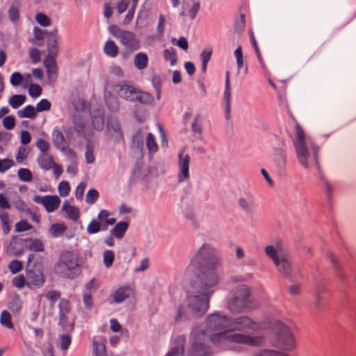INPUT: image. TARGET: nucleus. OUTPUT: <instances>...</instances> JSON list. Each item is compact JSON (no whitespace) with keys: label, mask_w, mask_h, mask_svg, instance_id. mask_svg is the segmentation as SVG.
I'll list each match as a JSON object with an SVG mask.
<instances>
[{"label":"nucleus","mask_w":356,"mask_h":356,"mask_svg":"<svg viewBox=\"0 0 356 356\" xmlns=\"http://www.w3.org/2000/svg\"><path fill=\"white\" fill-rule=\"evenodd\" d=\"M249 289L246 285L236 286L230 294L227 306L232 312H241L250 308L249 305Z\"/></svg>","instance_id":"obj_8"},{"label":"nucleus","mask_w":356,"mask_h":356,"mask_svg":"<svg viewBox=\"0 0 356 356\" xmlns=\"http://www.w3.org/2000/svg\"><path fill=\"white\" fill-rule=\"evenodd\" d=\"M146 146L150 154L155 153L158 150L155 137L152 133H149L146 137Z\"/></svg>","instance_id":"obj_40"},{"label":"nucleus","mask_w":356,"mask_h":356,"mask_svg":"<svg viewBox=\"0 0 356 356\" xmlns=\"http://www.w3.org/2000/svg\"><path fill=\"white\" fill-rule=\"evenodd\" d=\"M105 101L108 108L112 112H117L120 108V102L118 99L108 93L105 95Z\"/></svg>","instance_id":"obj_33"},{"label":"nucleus","mask_w":356,"mask_h":356,"mask_svg":"<svg viewBox=\"0 0 356 356\" xmlns=\"http://www.w3.org/2000/svg\"><path fill=\"white\" fill-rule=\"evenodd\" d=\"M62 211H64L68 218L76 222L79 218V209L75 206L70 205L67 200H65L62 206Z\"/></svg>","instance_id":"obj_25"},{"label":"nucleus","mask_w":356,"mask_h":356,"mask_svg":"<svg viewBox=\"0 0 356 356\" xmlns=\"http://www.w3.org/2000/svg\"><path fill=\"white\" fill-rule=\"evenodd\" d=\"M133 294L134 291L131 287L128 285L120 286L111 294V297L113 298L112 302L121 303L131 297Z\"/></svg>","instance_id":"obj_18"},{"label":"nucleus","mask_w":356,"mask_h":356,"mask_svg":"<svg viewBox=\"0 0 356 356\" xmlns=\"http://www.w3.org/2000/svg\"><path fill=\"white\" fill-rule=\"evenodd\" d=\"M178 340L179 343L175 348H172L165 356H184V343L185 338L181 336L179 337Z\"/></svg>","instance_id":"obj_37"},{"label":"nucleus","mask_w":356,"mask_h":356,"mask_svg":"<svg viewBox=\"0 0 356 356\" xmlns=\"http://www.w3.org/2000/svg\"><path fill=\"white\" fill-rule=\"evenodd\" d=\"M133 0H121L116 6L118 14H122L128 8L129 6L132 5Z\"/></svg>","instance_id":"obj_60"},{"label":"nucleus","mask_w":356,"mask_h":356,"mask_svg":"<svg viewBox=\"0 0 356 356\" xmlns=\"http://www.w3.org/2000/svg\"><path fill=\"white\" fill-rule=\"evenodd\" d=\"M36 22L42 26H49L51 24V19L43 13H38L35 16Z\"/></svg>","instance_id":"obj_55"},{"label":"nucleus","mask_w":356,"mask_h":356,"mask_svg":"<svg viewBox=\"0 0 356 356\" xmlns=\"http://www.w3.org/2000/svg\"><path fill=\"white\" fill-rule=\"evenodd\" d=\"M52 143L54 146L60 149L69 144L63 132L58 128H54L52 134Z\"/></svg>","instance_id":"obj_23"},{"label":"nucleus","mask_w":356,"mask_h":356,"mask_svg":"<svg viewBox=\"0 0 356 356\" xmlns=\"http://www.w3.org/2000/svg\"><path fill=\"white\" fill-rule=\"evenodd\" d=\"M26 248L31 251L42 252L44 251V245L42 242L38 238H26L24 239Z\"/></svg>","instance_id":"obj_29"},{"label":"nucleus","mask_w":356,"mask_h":356,"mask_svg":"<svg viewBox=\"0 0 356 356\" xmlns=\"http://www.w3.org/2000/svg\"><path fill=\"white\" fill-rule=\"evenodd\" d=\"M264 252L273 261L277 273L289 278L293 271L292 261L282 240H277L273 244L266 246Z\"/></svg>","instance_id":"obj_5"},{"label":"nucleus","mask_w":356,"mask_h":356,"mask_svg":"<svg viewBox=\"0 0 356 356\" xmlns=\"http://www.w3.org/2000/svg\"><path fill=\"white\" fill-rule=\"evenodd\" d=\"M51 108V103L46 99H41L37 104L35 110L38 112L49 111Z\"/></svg>","instance_id":"obj_56"},{"label":"nucleus","mask_w":356,"mask_h":356,"mask_svg":"<svg viewBox=\"0 0 356 356\" xmlns=\"http://www.w3.org/2000/svg\"><path fill=\"white\" fill-rule=\"evenodd\" d=\"M211 49H205L200 54L202 61V71L205 73L207 71V64L211 59L212 55Z\"/></svg>","instance_id":"obj_43"},{"label":"nucleus","mask_w":356,"mask_h":356,"mask_svg":"<svg viewBox=\"0 0 356 356\" xmlns=\"http://www.w3.org/2000/svg\"><path fill=\"white\" fill-rule=\"evenodd\" d=\"M44 65L47 70L48 79L54 80L57 76V67L55 58L51 56H47L44 60Z\"/></svg>","instance_id":"obj_22"},{"label":"nucleus","mask_w":356,"mask_h":356,"mask_svg":"<svg viewBox=\"0 0 356 356\" xmlns=\"http://www.w3.org/2000/svg\"><path fill=\"white\" fill-rule=\"evenodd\" d=\"M24 247V239L15 236L10 242L7 251L10 256L19 257L23 254Z\"/></svg>","instance_id":"obj_19"},{"label":"nucleus","mask_w":356,"mask_h":356,"mask_svg":"<svg viewBox=\"0 0 356 356\" xmlns=\"http://www.w3.org/2000/svg\"><path fill=\"white\" fill-rule=\"evenodd\" d=\"M26 286L31 289L41 288L44 283L42 269L26 268Z\"/></svg>","instance_id":"obj_14"},{"label":"nucleus","mask_w":356,"mask_h":356,"mask_svg":"<svg viewBox=\"0 0 356 356\" xmlns=\"http://www.w3.org/2000/svg\"><path fill=\"white\" fill-rule=\"evenodd\" d=\"M115 91L121 98L129 102H138L144 104H151L154 101V97L149 93L136 88L127 81L116 85Z\"/></svg>","instance_id":"obj_6"},{"label":"nucleus","mask_w":356,"mask_h":356,"mask_svg":"<svg viewBox=\"0 0 356 356\" xmlns=\"http://www.w3.org/2000/svg\"><path fill=\"white\" fill-rule=\"evenodd\" d=\"M148 60V56L145 53L139 52L135 55L134 63L138 70H142L147 67Z\"/></svg>","instance_id":"obj_31"},{"label":"nucleus","mask_w":356,"mask_h":356,"mask_svg":"<svg viewBox=\"0 0 356 356\" xmlns=\"http://www.w3.org/2000/svg\"><path fill=\"white\" fill-rule=\"evenodd\" d=\"M119 48L113 40H107L104 46V53L111 58H115L118 54Z\"/></svg>","instance_id":"obj_32"},{"label":"nucleus","mask_w":356,"mask_h":356,"mask_svg":"<svg viewBox=\"0 0 356 356\" xmlns=\"http://www.w3.org/2000/svg\"><path fill=\"white\" fill-rule=\"evenodd\" d=\"M192 266L199 270L195 280H202L212 275L216 277V284L219 283V275L216 270L222 264L220 252L213 245L204 243L199 248L191 259Z\"/></svg>","instance_id":"obj_3"},{"label":"nucleus","mask_w":356,"mask_h":356,"mask_svg":"<svg viewBox=\"0 0 356 356\" xmlns=\"http://www.w3.org/2000/svg\"><path fill=\"white\" fill-rule=\"evenodd\" d=\"M108 31L127 49L134 51L140 49V40L133 31L124 30L116 25L110 26Z\"/></svg>","instance_id":"obj_9"},{"label":"nucleus","mask_w":356,"mask_h":356,"mask_svg":"<svg viewBox=\"0 0 356 356\" xmlns=\"http://www.w3.org/2000/svg\"><path fill=\"white\" fill-rule=\"evenodd\" d=\"M204 337L205 334L203 331L197 335H194V341L188 356H210V350L204 343Z\"/></svg>","instance_id":"obj_13"},{"label":"nucleus","mask_w":356,"mask_h":356,"mask_svg":"<svg viewBox=\"0 0 356 356\" xmlns=\"http://www.w3.org/2000/svg\"><path fill=\"white\" fill-rule=\"evenodd\" d=\"M8 17L10 20L15 24L19 18V10L15 6H11L8 10Z\"/></svg>","instance_id":"obj_64"},{"label":"nucleus","mask_w":356,"mask_h":356,"mask_svg":"<svg viewBox=\"0 0 356 356\" xmlns=\"http://www.w3.org/2000/svg\"><path fill=\"white\" fill-rule=\"evenodd\" d=\"M252 356H288L287 354L273 350H261Z\"/></svg>","instance_id":"obj_50"},{"label":"nucleus","mask_w":356,"mask_h":356,"mask_svg":"<svg viewBox=\"0 0 356 356\" xmlns=\"http://www.w3.org/2000/svg\"><path fill=\"white\" fill-rule=\"evenodd\" d=\"M37 161L40 168L44 170H50L54 163L52 156L48 153L40 154Z\"/></svg>","instance_id":"obj_27"},{"label":"nucleus","mask_w":356,"mask_h":356,"mask_svg":"<svg viewBox=\"0 0 356 356\" xmlns=\"http://www.w3.org/2000/svg\"><path fill=\"white\" fill-rule=\"evenodd\" d=\"M17 176L22 181L29 182L33 179L32 172L28 168L19 169Z\"/></svg>","instance_id":"obj_44"},{"label":"nucleus","mask_w":356,"mask_h":356,"mask_svg":"<svg viewBox=\"0 0 356 356\" xmlns=\"http://www.w3.org/2000/svg\"><path fill=\"white\" fill-rule=\"evenodd\" d=\"M71 337L69 334H64L60 337V347L62 350H66L71 344Z\"/></svg>","instance_id":"obj_57"},{"label":"nucleus","mask_w":356,"mask_h":356,"mask_svg":"<svg viewBox=\"0 0 356 356\" xmlns=\"http://www.w3.org/2000/svg\"><path fill=\"white\" fill-rule=\"evenodd\" d=\"M230 318L225 315H220L216 312L210 314L207 319V326L209 329L220 332L228 330L230 327Z\"/></svg>","instance_id":"obj_11"},{"label":"nucleus","mask_w":356,"mask_h":356,"mask_svg":"<svg viewBox=\"0 0 356 356\" xmlns=\"http://www.w3.org/2000/svg\"><path fill=\"white\" fill-rule=\"evenodd\" d=\"M93 347L95 349L96 356H106V346L104 343L94 341Z\"/></svg>","instance_id":"obj_59"},{"label":"nucleus","mask_w":356,"mask_h":356,"mask_svg":"<svg viewBox=\"0 0 356 356\" xmlns=\"http://www.w3.org/2000/svg\"><path fill=\"white\" fill-rule=\"evenodd\" d=\"M66 230V227L64 224L55 223L53 224L49 228V233L54 237H58L61 236Z\"/></svg>","instance_id":"obj_42"},{"label":"nucleus","mask_w":356,"mask_h":356,"mask_svg":"<svg viewBox=\"0 0 356 356\" xmlns=\"http://www.w3.org/2000/svg\"><path fill=\"white\" fill-rule=\"evenodd\" d=\"M22 307V301L19 295L15 294L8 305V308L13 314H19Z\"/></svg>","instance_id":"obj_35"},{"label":"nucleus","mask_w":356,"mask_h":356,"mask_svg":"<svg viewBox=\"0 0 356 356\" xmlns=\"http://www.w3.org/2000/svg\"><path fill=\"white\" fill-rule=\"evenodd\" d=\"M13 204L15 207L21 211L26 212L29 208L26 207L25 202L19 195H16V200L14 201Z\"/></svg>","instance_id":"obj_58"},{"label":"nucleus","mask_w":356,"mask_h":356,"mask_svg":"<svg viewBox=\"0 0 356 356\" xmlns=\"http://www.w3.org/2000/svg\"><path fill=\"white\" fill-rule=\"evenodd\" d=\"M275 337L273 343L276 347L284 350H291L295 348V340L289 327L281 322H277L274 327Z\"/></svg>","instance_id":"obj_10"},{"label":"nucleus","mask_w":356,"mask_h":356,"mask_svg":"<svg viewBox=\"0 0 356 356\" xmlns=\"http://www.w3.org/2000/svg\"><path fill=\"white\" fill-rule=\"evenodd\" d=\"M8 268L13 274H15L23 269V264L19 260H13L9 263Z\"/></svg>","instance_id":"obj_52"},{"label":"nucleus","mask_w":356,"mask_h":356,"mask_svg":"<svg viewBox=\"0 0 356 356\" xmlns=\"http://www.w3.org/2000/svg\"><path fill=\"white\" fill-rule=\"evenodd\" d=\"M274 160L278 167L281 168L285 167L286 163V148L285 146L275 149Z\"/></svg>","instance_id":"obj_24"},{"label":"nucleus","mask_w":356,"mask_h":356,"mask_svg":"<svg viewBox=\"0 0 356 356\" xmlns=\"http://www.w3.org/2000/svg\"><path fill=\"white\" fill-rule=\"evenodd\" d=\"M238 204L240 208L248 213H253L257 206L254 195L249 192L238 198Z\"/></svg>","instance_id":"obj_17"},{"label":"nucleus","mask_w":356,"mask_h":356,"mask_svg":"<svg viewBox=\"0 0 356 356\" xmlns=\"http://www.w3.org/2000/svg\"><path fill=\"white\" fill-rule=\"evenodd\" d=\"M33 201L35 203L42 204L46 211L49 213L56 210L60 204V199L57 195H47L42 197L35 195L33 197Z\"/></svg>","instance_id":"obj_15"},{"label":"nucleus","mask_w":356,"mask_h":356,"mask_svg":"<svg viewBox=\"0 0 356 356\" xmlns=\"http://www.w3.org/2000/svg\"><path fill=\"white\" fill-rule=\"evenodd\" d=\"M23 81V76L19 72H14L11 74L10 82L13 86H17L22 83Z\"/></svg>","instance_id":"obj_63"},{"label":"nucleus","mask_w":356,"mask_h":356,"mask_svg":"<svg viewBox=\"0 0 356 356\" xmlns=\"http://www.w3.org/2000/svg\"><path fill=\"white\" fill-rule=\"evenodd\" d=\"M0 323L2 326L9 329H12L13 327V323L11 321V316L8 311L3 310L1 312L0 316Z\"/></svg>","instance_id":"obj_41"},{"label":"nucleus","mask_w":356,"mask_h":356,"mask_svg":"<svg viewBox=\"0 0 356 356\" xmlns=\"http://www.w3.org/2000/svg\"><path fill=\"white\" fill-rule=\"evenodd\" d=\"M138 0H133L132 5L130 6V8L128 10V12L123 20V24L127 25L129 24L131 21L133 19L135 10L138 4Z\"/></svg>","instance_id":"obj_47"},{"label":"nucleus","mask_w":356,"mask_h":356,"mask_svg":"<svg viewBox=\"0 0 356 356\" xmlns=\"http://www.w3.org/2000/svg\"><path fill=\"white\" fill-rule=\"evenodd\" d=\"M101 224L100 222L94 219L90 221L87 227V232L88 234H95L100 231Z\"/></svg>","instance_id":"obj_49"},{"label":"nucleus","mask_w":356,"mask_h":356,"mask_svg":"<svg viewBox=\"0 0 356 356\" xmlns=\"http://www.w3.org/2000/svg\"><path fill=\"white\" fill-rule=\"evenodd\" d=\"M324 286L321 284L315 286L314 305L317 310H323L326 306V298L324 296Z\"/></svg>","instance_id":"obj_20"},{"label":"nucleus","mask_w":356,"mask_h":356,"mask_svg":"<svg viewBox=\"0 0 356 356\" xmlns=\"http://www.w3.org/2000/svg\"><path fill=\"white\" fill-rule=\"evenodd\" d=\"M55 272L62 277H75L80 273L78 257L71 252L63 253L55 266Z\"/></svg>","instance_id":"obj_7"},{"label":"nucleus","mask_w":356,"mask_h":356,"mask_svg":"<svg viewBox=\"0 0 356 356\" xmlns=\"http://www.w3.org/2000/svg\"><path fill=\"white\" fill-rule=\"evenodd\" d=\"M58 192L60 196H67L70 191V186L67 181H62L58 184Z\"/></svg>","instance_id":"obj_54"},{"label":"nucleus","mask_w":356,"mask_h":356,"mask_svg":"<svg viewBox=\"0 0 356 356\" xmlns=\"http://www.w3.org/2000/svg\"><path fill=\"white\" fill-rule=\"evenodd\" d=\"M35 145L37 148L42 152V154L47 153L50 148L49 143L47 140L42 138L38 139L36 141Z\"/></svg>","instance_id":"obj_62"},{"label":"nucleus","mask_w":356,"mask_h":356,"mask_svg":"<svg viewBox=\"0 0 356 356\" xmlns=\"http://www.w3.org/2000/svg\"><path fill=\"white\" fill-rule=\"evenodd\" d=\"M57 29H55L53 31L49 33V38L47 40V50L49 53L47 56H51L54 58L58 52V47L57 44L58 35L57 34Z\"/></svg>","instance_id":"obj_21"},{"label":"nucleus","mask_w":356,"mask_h":356,"mask_svg":"<svg viewBox=\"0 0 356 356\" xmlns=\"http://www.w3.org/2000/svg\"><path fill=\"white\" fill-rule=\"evenodd\" d=\"M26 268L42 269V256L35 253L30 254L27 259Z\"/></svg>","instance_id":"obj_26"},{"label":"nucleus","mask_w":356,"mask_h":356,"mask_svg":"<svg viewBox=\"0 0 356 356\" xmlns=\"http://www.w3.org/2000/svg\"><path fill=\"white\" fill-rule=\"evenodd\" d=\"M223 99L225 104V118L227 120L231 119V102H232V95H231V86H225V90L223 94Z\"/></svg>","instance_id":"obj_28"},{"label":"nucleus","mask_w":356,"mask_h":356,"mask_svg":"<svg viewBox=\"0 0 356 356\" xmlns=\"http://www.w3.org/2000/svg\"><path fill=\"white\" fill-rule=\"evenodd\" d=\"M129 225L126 222H120L115 225L114 228L112 229L111 233L117 238H122L126 231L127 230Z\"/></svg>","instance_id":"obj_36"},{"label":"nucleus","mask_w":356,"mask_h":356,"mask_svg":"<svg viewBox=\"0 0 356 356\" xmlns=\"http://www.w3.org/2000/svg\"><path fill=\"white\" fill-rule=\"evenodd\" d=\"M58 307L60 324L64 325L67 321L66 314H68L70 310V302L65 299H61L59 302Z\"/></svg>","instance_id":"obj_30"},{"label":"nucleus","mask_w":356,"mask_h":356,"mask_svg":"<svg viewBox=\"0 0 356 356\" xmlns=\"http://www.w3.org/2000/svg\"><path fill=\"white\" fill-rule=\"evenodd\" d=\"M29 149L24 146H20L18 148L17 153L16 155V161L18 163H22L28 156L29 154Z\"/></svg>","instance_id":"obj_48"},{"label":"nucleus","mask_w":356,"mask_h":356,"mask_svg":"<svg viewBox=\"0 0 356 356\" xmlns=\"http://www.w3.org/2000/svg\"><path fill=\"white\" fill-rule=\"evenodd\" d=\"M163 57L166 61H170L172 66L177 63L176 51L174 49H165L163 51Z\"/></svg>","instance_id":"obj_45"},{"label":"nucleus","mask_w":356,"mask_h":356,"mask_svg":"<svg viewBox=\"0 0 356 356\" xmlns=\"http://www.w3.org/2000/svg\"><path fill=\"white\" fill-rule=\"evenodd\" d=\"M293 143L298 160L302 167L308 169L314 163L319 169V149L313 143H307L305 131L298 123L295 126V139Z\"/></svg>","instance_id":"obj_4"},{"label":"nucleus","mask_w":356,"mask_h":356,"mask_svg":"<svg viewBox=\"0 0 356 356\" xmlns=\"http://www.w3.org/2000/svg\"><path fill=\"white\" fill-rule=\"evenodd\" d=\"M177 158V165L179 168L177 179L178 181L181 183L188 180L190 177L189 164L191 157L188 154L186 153L184 149H181L178 152Z\"/></svg>","instance_id":"obj_12"},{"label":"nucleus","mask_w":356,"mask_h":356,"mask_svg":"<svg viewBox=\"0 0 356 356\" xmlns=\"http://www.w3.org/2000/svg\"><path fill=\"white\" fill-rule=\"evenodd\" d=\"M26 101V96L24 95H13L10 97L8 100L10 106L13 108H18L21 106Z\"/></svg>","instance_id":"obj_39"},{"label":"nucleus","mask_w":356,"mask_h":356,"mask_svg":"<svg viewBox=\"0 0 356 356\" xmlns=\"http://www.w3.org/2000/svg\"><path fill=\"white\" fill-rule=\"evenodd\" d=\"M92 122L93 127L97 130H102L104 127V115L99 113L97 115L92 116Z\"/></svg>","instance_id":"obj_46"},{"label":"nucleus","mask_w":356,"mask_h":356,"mask_svg":"<svg viewBox=\"0 0 356 356\" xmlns=\"http://www.w3.org/2000/svg\"><path fill=\"white\" fill-rule=\"evenodd\" d=\"M230 327L228 330L213 334L211 341L216 346L223 348L227 342L256 347L261 345L262 337L252 336L240 332L259 330V325L247 316L230 318Z\"/></svg>","instance_id":"obj_2"},{"label":"nucleus","mask_w":356,"mask_h":356,"mask_svg":"<svg viewBox=\"0 0 356 356\" xmlns=\"http://www.w3.org/2000/svg\"><path fill=\"white\" fill-rule=\"evenodd\" d=\"M35 108L32 105H27L23 109L17 111V115L20 118L34 119L37 116Z\"/></svg>","instance_id":"obj_34"},{"label":"nucleus","mask_w":356,"mask_h":356,"mask_svg":"<svg viewBox=\"0 0 356 356\" xmlns=\"http://www.w3.org/2000/svg\"><path fill=\"white\" fill-rule=\"evenodd\" d=\"M114 261V252L112 250H106L103 254V261L106 268L112 266Z\"/></svg>","instance_id":"obj_53"},{"label":"nucleus","mask_w":356,"mask_h":356,"mask_svg":"<svg viewBox=\"0 0 356 356\" xmlns=\"http://www.w3.org/2000/svg\"><path fill=\"white\" fill-rule=\"evenodd\" d=\"M14 161L12 159H0V172H4L14 165Z\"/></svg>","instance_id":"obj_61"},{"label":"nucleus","mask_w":356,"mask_h":356,"mask_svg":"<svg viewBox=\"0 0 356 356\" xmlns=\"http://www.w3.org/2000/svg\"><path fill=\"white\" fill-rule=\"evenodd\" d=\"M327 258L330 260V263L332 265L333 268L335 270V273L337 275L341 280H343L345 275L342 273L340 265L338 262L337 258L335 257V255L332 252L327 253Z\"/></svg>","instance_id":"obj_38"},{"label":"nucleus","mask_w":356,"mask_h":356,"mask_svg":"<svg viewBox=\"0 0 356 356\" xmlns=\"http://www.w3.org/2000/svg\"><path fill=\"white\" fill-rule=\"evenodd\" d=\"M107 134L111 140L120 142L123 140V134L118 120L112 116L107 119Z\"/></svg>","instance_id":"obj_16"},{"label":"nucleus","mask_w":356,"mask_h":356,"mask_svg":"<svg viewBox=\"0 0 356 356\" xmlns=\"http://www.w3.org/2000/svg\"><path fill=\"white\" fill-rule=\"evenodd\" d=\"M217 286L216 277L212 275L202 280H195L191 284L193 291L188 295L185 301L186 307L183 305L178 307L175 321L190 319L189 314L200 317L205 314L209 307L210 298Z\"/></svg>","instance_id":"obj_1"},{"label":"nucleus","mask_w":356,"mask_h":356,"mask_svg":"<svg viewBox=\"0 0 356 356\" xmlns=\"http://www.w3.org/2000/svg\"><path fill=\"white\" fill-rule=\"evenodd\" d=\"M99 197V192L94 188L90 189L86 196V202L88 204H94Z\"/></svg>","instance_id":"obj_51"}]
</instances>
